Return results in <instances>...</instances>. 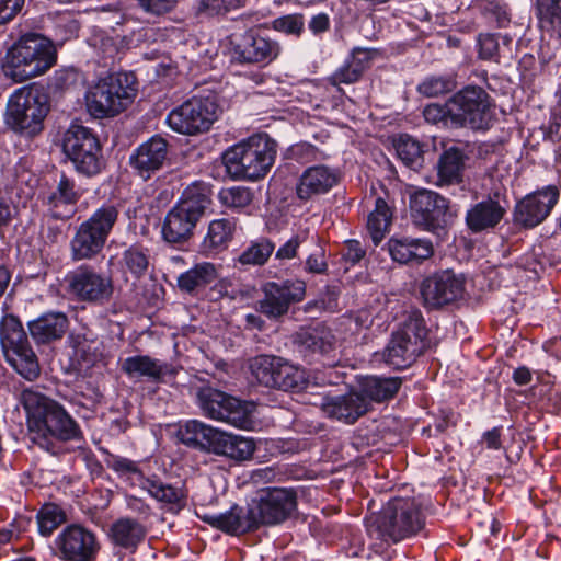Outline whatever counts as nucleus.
I'll use <instances>...</instances> for the list:
<instances>
[{"instance_id":"13d9d810","label":"nucleus","mask_w":561,"mask_h":561,"mask_svg":"<svg viewBox=\"0 0 561 561\" xmlns=\"http://www.w3.org/2000/svg\"><path fill=\"white\" fill-rule=\"evenodd\" d=\"M423 116L425 121L431 124L451 127V112L449 107V100L445 104H427L423 110Z\"/></svg>"},{"instance_id":"7ed1b4c3","label":"nucleus","mask_w":561,"mask_h":561,"mask_svg":"<svg viewBox=\"0 0 561 561\" xmlns=\"http://www.w3.org/2000/svg\"><path fill=\"white\" fill-rule=\"evenodd\" d=\"M424 517L411 499H392L378 514L366 519L371 539L398 543L415 536L424 527Z\"/></svg>"},{"instance_id":"7c9ffc66","label":"nucleus","mask_w":561,"mask_h":561,"mask_svg":"<svg viewBox=\"0 0 561 561\" xmlns=\"http://www.w3.org/2000/svg\"><path fill=\"white\" fill-rule=\"evenodd\" d=\"M203 520L230 535H240L256 529L250 506L244 511L243 507L233 505L224 513L206 514L203 516Z\"/></svg>"},{"instance_id":"3c124183","label":"nucleus","mask_w":561,"mask_h":561,"mask_svg":"<svg viewBox=\"0 0 561 561\" xmlns=\"http://www.w3.org/2000/svg\"><path fill=\"white\" fill-rule=\"evenodd\" d=\"M123 268L134 277H141L148 268L149 257L147 251L139 245H131L123 253Z\"/></svg>"},{"instance_id":"a19ab883","label":"nucleus","mask_w":561,"mask_h":561,"mask_svg":"<svg viewBox=\"0 0 561 561\" xmlns=\"http://www.w3.org/2000/svg\"><path fill=\"white\" fill-rule=\"evenodd\" d=\"M144 526L131 518H119L110 529L112 541L122 548H135L145 537Z\"/></svg>"},{"instance_id":"58836bf2","label":"nucleus","mask_w":561,"mask_h":561,"mask_svg":"<svg viewBox=\"0 0 561 561\" xmlns=\"http://www.w3.org/2000/svg\"><path fill=\"white\" fill-rule=\"evenodd\" d=\"M218 277L215 264L202 262L178 276V286L182 291L193 293L215 282Z\"/></svg>"},{"instance_id":"c9c22d12","label":"nucleus","mask_w":561,"mask_h":561,"mask_svg":"<svg viewBox=\"0 0 561 561\" xmlns=\"http://www.w3.org/2000/svg\"><path fill=\"white\" fill-rule=\"evenodd\" d=\"M236 230L233 218L214 219L208 225V230L202 242L203 252L215 254L226 249Z\"/></svg>"},{"instance_id":"2eb2a0df","label":"nucleus","mask_w":561,"mask_h":561,"mask_svg":"<svg viewBox=\"0 0 561 561\" xmlns=\"http://www.w3.org/2000/svg\"><path fill=\"white\" fill-rule=\"evenodd\" d=\"M451 127L485 130L491 126L492 110L489 94L480 87L468 85L449 99Z\"/></svg>"},{"instance_id":"0e129e2a","label":"nucleus","mask_w":561,"mask_h":561,"mask_svg":"<svg viewBox=\"0 0 561 561\" xmlns=\"http://www.w3.org/2000/svg\"><path fill=\"white\" fill-rule=\"evenodd\" d=\"M358 70H354L347 60L331 76L333 84H351L359 79Z\"/></svg>"},{"instance_id":"6ab92c4d","label":"nucleus","mask_w":561,"mask_h":561,"mask_svg":"<svg viewBox=\"0 0 561 561\" xmlns=\"http://www.w3.org/2000/svg\"><path fill=\"white\" fill-rule=\"evenodd\" d=\"M68 288L78 300L102 305L113 295V280L88 265H81L68 275Z\"/></svg>"},{"instance_id":"c756f323","label":"nucleus","mask_w":561,"mask_h":561,"mask_svg":"<svg viewBox=\"0 0 561 561\" xmlns=\"http://www.w3.org/2000/svg\"><path fill=\"white\" fill-rule=\"evenodd\" d=\"M504 215L505 206L500 201L488 197L467 210L466 224L472 232H482L497 226Z\"/></svg>"},{"instance_id":"393cba45","label":"nucleus","mask_w":561,"mask_h":561,"mask_svg":"<svg viewBox=\"0 0 561 561\" xmlns=\"http://www.w3.org/2000/svg\"><path fill=\"white\" fill-rule=\"evenodd\" d=\"M340 172L336 168L324 164L311 165L300 174L296 194L301 201H309L316 196L327 194L339 182Z\"/></svg>"},{"instance_id":"5fc2aeb1","label":"nucleus","mask_w":561,"mask_h":561,"mask_svg":"<svg viewBox=\"0 0 561 561\" xmlns=\"http://www.w3.org/2000/svg\"><path fill=\"white\" fill-rule=\"evenodd\" d=\"M456 87L455 81L448 77H428L419 85L417 91L427 98H436L448 93Z\"/></svg>"},{"instance_id":"69168bd1","label":"nucleus","mask_w":561,"mask_h":561,"mask_svg":"<svg viewBox=\"0 0 561 561\" xmlns=\"http://www.w3.org/2000/svg\"><path fill=\"white\" fill-rule=\"evenodd\" d=\"M346 60L354 70H358V75L362 77L363 72L369 67L371 57L369 50L355 48Z\"/></svg>"},{"instance_id":"0eeeda50","label":"nucleus","mask_w":561,"mask_h":561,"mask_svg":"<svg viewBox=\"0 0 561 561\" xmlns=\"http://www.w3.org/2000/svg\"><path fill=\"white\" fill-rule=\"evenodd\" d=\"M48 112L49 100L43 89L25 85L10 95L5 124L16 134L33 137L43 130Z\"/></svg>"},{"instance_id":"aec40b11","label":"nucleus","mask_w":561,"mask_h":561,"mask_svg":"<svg viewBox=\"0 0 561 561\" xmlns=\"http://www.w3.org/2000/svg\"><path fill=\"white\" fill-rule=\"evenodd\" d=\"M465 279L446 270L435 273L421 284V295L428 308H439L462 298Z\"/></svg>"},{"instance_id":"72a5a7b5","label":"nucleus","mask_w":561,"mask_h":561,"mask_svg":"<svg viewBox=\"0 0 561 561\" xmlns=\"http://www.w3.org/2000/svg\"><path fill=\"white\" fill-rule=\"evenodd\" d=\"M30 334L38 344L49 343L64 336L68 318L62 312H47L27 323Z\"/></svg>"},{"instance_id":"de8ad7c7","label":"nucleus","mask_w":561,"mask_h":561,"mask_svg":"<svg viewBox=\"0 0 561 561\" xmlns=\"http://www.w3.org/2000/svg\"><path fill=\"white\" fill-rule=\"evenodd\" d=\"M106 465L115 471L119 477L130 481L131 484L140 486L146 476L139 469L136 461L115 455H110Z\"/></svg>"},{"instance_id":"dca6fc26","label":"nucleus","mask_w":561,"mask_h":561,"mask_svg":"<svg viewBox=\"0 0 561 561\" xmlns=\"http://www.w3.org/2000/svg\"><path fill=\"white\" fill-rule=\"evenodd\" d=\"M297 507L296 493L291 489L272 488L262 490L250 504L255 527L274 526L286 520Z\"/></svg>"},{"instance_id":"338daca9","label":"nucleus","mask_w":561,"mask_h":561,"mask_svg":"<svg viewBox=\"0 0 561 561\" xmlns=\"http://www.w3.org/2000/svg\"><path fill=\"white\" fill-rule=\"evenodd\" d=\"M491 19L499 27H504L510 22V12L506 4L491 2L488 8Z\"/></svg>"},{"instance_id":"f8f14e48","label":"nucleus","mask_w":561,"mask_h":561,"mask_svg":"<svg viewBox=\"0 0 561 561\" xmlns=\"http://www.w3.org/2000/svg\"><path fill=\"white\" fill-rule=\"evenodd\" d=\"M197 404L203 414L211 420L241 430L252 428L255 404L251 401H242L220 390L204 387L197 392Z\"/></svg>"},{"instance_id":"9d476101","label":"nucleus","mask_w":561,"mask_h":561,"mask_svg":"<svg viewBox=\"0 0 561 561\" xmlns=\"http://www.w3.org/2000/svg\"><path fill=\"white\" fill-rule=\"evenodd\" d=\"M0 343L8 364L24 379L39 376L38 359L18 317L4 314L0 321Z\"/></svg>"},{"instance_id":"20e7f679","label":"nucleus","mask_w":561,"mask_h":561,"mask_svg":"<svg viewBox=\"0 0 561 561\" xmlns=\"http://www.w3.org/2000/svg\"><path fill=\"white\" fill-rule=\"evenodd\" d=\"M209 204L208 185L202 182L190 184L167 213L161 227L162 239L170 244L186 242Z\"/></svg>"},{"instance_id":"4be33fe9","label":"nucleus","mask_w":561,"mask_h":561,"mask_svg":"<svg viewBox=\"0 0 561 561\" xmlns=\"http://www.w3.org/2000/svg\"><path fill=\"white\" fill-rule=\"evenodd\" d=\"M169 156V144L160 135H153L134 149L129 165L142 180H149L164 165Z\"/></svg>"},{"instance_id":"c03bdc74","label":"nucleus","mask_w":561,"mask_h":561,"mask_svg":"<svg viewBox=\"0 0 561 561\" xmlns=\"http://www.w3.org/2000/svg\"><path fill=\"white\" fill-rule=\"evenodd\" d=\"M277 377L275 378L274 388L284 391H300L306 388L308 380L305 369L291 365L284 358H279V367L277 368Z\"/></svg>"},{"instance_id":"e2e57ef3","label":"nucleus","mask_w":561,"mask_h":561,"mask_svg":"<svg viewBox=\"0 0 561 561\" xmlns=\"http://www.w3.org/2000/svg\"><path fill=\"white\" fill-rule=\"evenodd\" d=\"M328 264L325 261L324 250L318 248L313 253L309 254L305 263V270L312 274L325 273Z\"/></svg>"},{"instance_id":"cd10ccee","label":"nucleus","mask_w":561,"mask_h":561,"mask_svg":"<svg viewBox=\"0 0 561 561\" xmlns=\"http://www.w3.org/2000/svg\"><path fill=\"white\" fill-rule=\"evenodd\" d=\"M121 367L128 378L148 381H161L175 374L172 365L149 355L129 356L123 360Z\"/></svg>"},{"instance_id":"4d7b16f0","label":"nucleus","mask_w":561,"mask_h":561,"mask_svg":"<svg viewBox=\"0 0 561 561\" xmlns=\"http://www.w3.org/2000/svg\"><path fill=\"white\" fill-rule=\"evenodd\" d=\"M272 27L286 35L300 36L305 28L304 16L301 14H287L276 18L272 22Z\"/></svg>"},{"instance_id":"f3484780","label":"nucleus","mask_w":561,"mask_h":561,"mask_svg":"<svg viewBox=\"0 0 561 561\" xmlns=\"http://www.w3.org/2000/svg\"><path fill=\"white\" fill-rule=\"evenodd\" d=\"M99 550L95 533L79 524L66 526L54 539V553L62 561H94Z\"/></svg>"},{"instance_id":"5701e85b","label":"nucleus","mask_w":561,"mask_h":561,"mask_svg":"<svg viewBox=\"0 0 561 561\" xmlns=\"http://www.w3.org/2000/svg\"><path fill=\"white\" fill-rule=\"evenodd\" d=\"M558 199L559 190L556 185L528 194L516 205L515 221L527 228L536 227L550 214Z\"/></svg>"},{"instance_id":"9b49d317","label":"nucleus","mask_w":561,"mask_h":561,"mask_svg":"<svg viewBox=\"0 0 561 561\" xmlns=\"http://www.w3.org/2000/svg\"><path fill=\"white\" fill-rule=\"evenodd\" d=\"M117 218L118 209L105 204L80 224L70 241L72 260L83 261L96 256L104 248Z\"/></svg>"},{"instance_id":"864d4df0","label":"nucleus","mask_w":561,"mask_h":561,"mask_svg":"<svg viewBox=\"0 0 561 561\" xmlns=\"http://www.w3.org/2000/svg\"><path fill=\"white\" fill-rule=\"evenodd\" d=\"M218 198L228 208L243 209L252 202V193L248 187L233 186L222 188L218 194Z\"/></svg>"},{"instance_id":"49530a36","label":"nucleus","mask_w":561,"mask_h":561,"mask_svg":"<svg viewBox=\"0 0 561 561\" xmlns=\"http://www.w3.org/2000/svg\"><path fill=\"white\" fill-rule=\"evenodd\" d=\"M251 0H195L194 12L199 18L224 15L231 10L244 7Z\"/></svg>"},{"instance_id":"2f4dec72","label":"nucleus","mask_w":561,"mask_h":561,"mask_svg":"<svg viewBox=\"0 0 561 561\" xmlns=\"http://www.w3.org/2000/svg\"><path fill=\"white\" fill-rule=\"evenodd\" d=\"M295 343L299 352L306 357L316 354L324 355L333 350L335 336L328 327L318 324L312 328L301 329L297 332Z\"/></svg>"},{"instance_id":"8fccbe9b","label":"nucleus","mask_w":561,"mask_h":561,"mask_svg":"<svg viewBox=\"0 0 561 561\" xmlns=\"http://www.w3.org/2000/svg\"><path fill=\"white\" fill-rule=\"evenodd\" d=\"M65 520V512L58 505L45 504L37 513L38 531L42 536L48 537Z\"/></svg>"},{"instance_id":"e433bc0d","label":"nucleus","mask_w":561,"mask_h":561,"mask_svg":"<svg viewBox=\"0 0 561 561\" xmlns=\"http://www.w3.org/2000/svg\"><path fill=\"white\" fill-rule=\"evenodd\" d=\"M139 488L164 506L180 507L185 499L182 488L163 482L156 474L146 477Z\"/></svg>"},{"instance_id":"6e6d98bb","label":"nucleus","mask_w":561,"mask_h":561,"mask_svg":"<svg viewBox=\"0 0 561 561\" xmlns=\"http://www.w3.org/2000/svg\"><path fill=\"white\" fill-rule=\"evenodd\" d=\"M478 56L482 60H500V36L497 34H480L477 37Z\"/></svg>"},{"instance_id":"37998d69","label":"nucleus","mask_w":561,"mask_h":561,"mask_svg":"<svg viewBox=\"0 0 561 561\" xmlns=\"http://www.w3.org/2000/svg\"><path fill=\"white\" fill-rule=\"evenodd\" d=\"M392 219V211L387 202L378 197L375 201V208L367 218V231L375 245L379 244L389 230Z\"/></svg>"},{"instance_id":"79ce46f5","label":"nucleus","mask_w":561,"mask_h":561,"mask_svg":"<svg viewBox=\"0 0 561 561\" xmlns=\"http://www.w3.org/2000/svg\"><path fill=\"white\" fill-rule=\"evenodd\" d=\"M535 14L543 32L561 39V0H535Z\"/></svg>"},{"instance_id":"bf43d9fd","label":"nucleus","mask_w":561,"mask_h":561,"mask_svg":"<svg viewBox=\"0 0 561 561\" xmlns=\"http://www.w3.org/2000/svg\"><path fill=\"white\" fill-rule=\"evenodd\" d=\"M309 238L308 229L298 230L291 238H289L277 251L276 259L291 260L296 256L299 247L305 243Z\"/></svg>"},{"instance_id":"ea45409f","label":"nucleus","mask_w":561,"mask_h":561,"mask_svg":"<svg viewBox=\"0 0 561 561\" xmlns=\"http://www.w3.org/2000/svg\"><path fill=\"white\" fill-rule=\"evenodd\" d=\"M463 152L450 147L445 150L437 163V175L439 185H450L461 181L463 171Z\"/></svg>"},{"instance_id":"423d86ee","label":"nucleus","mask_w":561,"mask_h":561,"mask_svg":"<svg viewBox=\"0 0 561 561\" xmlns=\"http://www.w3.org/2000/svg\"><path fill=\"white\" fill-rule=\"evenodd\" d=\"M136 93L133 73L111 72L100 77L87 89V110L94 118L114 117L134 102Z\"/></svg>"},{"instance_id":"f704fd0d","label":"nucleus","mask_w":561,"mask_h":561,"mask_svg":"<svg viewBox=\"0 0 561 561\" xmlns=\"http://www.w3.org/2000/svg\"><path fill=\"white\" fill-rule=\"evenodd\" d=\"M255 451V442L252 437L237 435L220 431L215 445L214 454L228 457L236 461L252 458Z\"/></svg>"},{"instance_id":"052dcab7","label":"nucleus","mask_w":561,"mask_h":561,"mask_svg":"<svg viewBox=\"0 0 561 561\" xmlns=\"http://www.w3.org/2000/svg\"><path fill=\"white\" fill-rule=\"evenodd\" d=\"M365 254H366V251L359 241L348 240L345 242V245H344V249L342 252V257L351 266H354L355 264L360 262V260L364 259Z\"/></svg>"},{"instance_id":"603ef678","label":"nucleus","mask_w":561,"mask_h":561,"mask_svg":"<svg viewBox=\"0 0 561 561\" xmlns=\"http://www.w3.org/2000/svg\"><path fill=\"white\" fill-rule=\"evenodd\" d=\"M274 251V244L267 239H261L251 243L240 255L242 265H263Z\"/></svg>"},{"instance_id":"bb28decb","label":"nucleus","mask_w":561,"mask_h":561,"mask_svg":"<svg viewBox=\"0 0 561 561\" xmlns=\"http://www.w3.org/2000/svg\"><path fill=\"white\" fill-rule=\"evenodd\" d=\"M321 407L329 417L352 424L369 410V401L360 392L351 391L324 398Z\"/></svg>"},{"instance_id":"412c9836","label":"nucleus","mask_w":561,"mask_h":561,"mask_svg":"<svg viewBox=\"0 0 561 561\" xmlns=\"http://www.w3.org/2000/svg\"><path fill=\"white\" fill-rule=\"evenodd\" d=\"M263 293L264 298L260 301L261 312L270 318H277L286 313L291 304L304 299L306 284L300 279L270 282L264 285Z\"/></svg>"},{"instance_id":"b1692460","label":"nucleus","mask_w":561,"mask_h":561,"mask_svg":"<svg viewBox=\"0 0 561 561\" xmlns=\"http://www.w3.org/2000/svg\"><path fill=\"white\" fill-rule=\"evenodd\" d=\"M280 53L277 41L255 32H248L240 43L233 47V58L244 64L268 65Z\"/></svg>"},{"instance_id":"4468645a","label":"nucleus","mask_w":561,"mask_h":561,"mask_svg":"<svg viewBox=\"0 0 561 561\" xmlns=\"http://www.w3.org/2000/svg\"><path fill=\"white\" fill-rule=\"evenodd\" d=\"M218 113L216 95H194L173 108L165 123L179 134L193 136L207 131L218 118Z\"/></svg>"},{"instance_id":"1a4fd4ad","label":"nucleus","mask_w":561,"mask_h":561,"mask_svg":"<svg viewBox=\"0 0 561 561\" xmlns=\"http://www.w3.org/2000/svg\"><path fill=\"white\" fill-rule=\"evenodd\" d=\"M0 343L8 364L24 379L39 376L38 359L18 317L4 314L0 321Z\"/></svg>"},{"instance_id":"774afa93","label":"nucleus","mask_w":561,"mask_h":561,"mask_svg":"<svg viewBox=\"0 0 561 561\" xmlns=\"http://www.w3.org/2000/svg\"><path fill=\"white\" fill-rule=\"evenodd\" d=\"M14 207L10 196L0 190V227L8 226L13 218Z\"/></svg>"},{"instance_id":"473e14b6","label":"nucleus","mask_w":561,"mask_h":561,"mask_svg":"<svg viewBox=\"0 0 561 561\" xmlns=\"http://www.w3.org/2000/svg\"><path fill=\"white\" fill-rule=\"evenodd\" d=\"M220 431L198 420H188L178 430V438L186 446L214 453Z\"/></svg>"},{"instance_id":"ddd939ff","label":"nucleus","mask_w":561,"mask_h":561,"mask_svg":"<svg viewBox=\"0 0 561 561\" xmlns=\"http://www.w3.org/2000/svg\"><path fill=\"white\" fill-rule=\"evenodd\" d=\"M64 154L78 173L93 176L103 168L102 148L93 131L80 124H71L61 140Z\"/></svg>"},{"instance_id":"680f3d73","label":"nucleus","mask_w":561,"mask_h":561,"mask_svg":"<svg viewBox=\"0 0 561 561\" xmlns=\"http://www.w3.org/2000/svg\"><path fill=\"white\" fill-rule=\"evenodd\" d=\"M25 0H0V25L13 20L23 9Z\"/></svg>"},{"instance_id":"09e8293b","label":"nucleus","mask_w":561,"mask_h":561,"mask_svg":"<svg viewBox=\"0 0 561 561\" xmlns=\"http://www.w3.org/2000/svg\"><path fill=\"white\" fill-rule=\"evenodd\" d=\"M394 149L399 159L410 168L421 165L422 149L420 142L409 135H401L394 141Z\"/></svg>"},{"instance_id":"a18cd8bd","label":"nucleus","mask_w":561,"mask_h":561,"mask_svg":"<svg viewBox=\"0 0 561 561\" xmlns=\"http://www.w3.org/2000/svg\"><path fill=\"white\" fill-rule=\"evenodd\" d=\"M279 358L272 355H260L253 358L250 365L251 373L261 385L274 388Z\"/></svg>"},{"instance_id":"6e6552de","label":"nucleus","mask_w":561,"mask_h":561,"mask_svg":"<svg viewBox=\"0 0 561 561\" xmlns=\"http://www.w3.org/2000/svg\"><path fill=\"white\" fill-rule=\"evenodd\" d=\"M426 329L419 310L408 313L401 327L392 333L390 341L376 360H383L389 367L404 369L411 366L424 348Z\"/></svg>"},{"instance_id":"f257e3e1","label":"nucleus","mask_w":561,"mask_h":561,"mask_svg":"<svg viewBox=\"0 0 561 561\" xmlns=\"http://www.w3.org/2000/svg\"><path fill=\"white\" fill-rule=\"evenodd\" d=\"M57 61L53 42L38 34L21 35L7 50L2 71L14 82H24L47 72Z\"/></svg>"},{"instance_id":"4c0bfd02","label":"nucleus","mask_w":561,"mask_h":561,"mask_svg":"<svg viewBox=\"0 0 561 561\" xmlns=\"http://www.w3.org/2000/svg\"><path fill=\"white\" fill-rule=\"evenodd\" d=\"M402 379L400 377L367 376L359 383L360 394L369 403L381 402L391 399L400 389Z\"/></svg>"},{"instance_id":"39448f33","label":"nucleus","mask_w":561,"mask_h":561,"mask_svg":"<svg viewBox=\"0 0 561 561\" xmlns=\"http://www.w3.org/2000/svg\"><path fill=\"white\" fill-rule=\"evenodd\" d=\"M26 414L30 427L45 430L55 438L62 442H78L83 438L79 424L58 402L34 389H25L20 399Z\"/></svg>"},{"instance_id":"c85d7f7f","label":"nucleus","mask_w":561,"mask_h":561,"mask_svg":"<svg viewBox=\"0 0 561 561\" xmlns=\"http://www.w3.org/2000/svg\"><path fill=\"white\" fill-rule=\"evenodd\" d=\"M81 192L76 182L65 174H61L56 187L47 197L50 215L56 219H69L77 210V203Z\"/></svg>"},{"instance_id":"a878e982","label":"nucleus","mask_w":561,"mask_h":561,"mask_svg":"<svg viewBox=\"0 0 561 561\" xmlns=\"http://www.w3.org/2000/svg\"><path fill=\"white\" fill-rule=\"evenodd\" d=\"M391 259L399 264H419L430 259L434 247L430 239L393 236L387 242Z\"/></svg>"},{"instance_id":"f03ea898","label":"nucleus","mask_w":561,"mask_h":561,"mask_svg":"<svg viewBox=\"0 0 561 561\" xmlns=\"http://www.w3.org/2000/svg\"><path fill=\"white\" fill-rule=\"evenodd\" d=\"M276 152L272 138L256 134L229 147L222 154V162L232 179L256 181L268 173Z\"/></svg>"},{"instance_id":"a211bd4d","label":"nucleus","mask_w":561,"mask_h":561,"mask_svg":"<svg viewBox=\"0 0 561 561\" xmlns=\"http://www.w3.org/2000/svg\"><path fill=\"white\" fill-rule=\"evenodd\" d=\"M413 221L423 230L439 233L448 224V201L430 190L416 191L410 198Z\"/></svg>"}]
</instances>
